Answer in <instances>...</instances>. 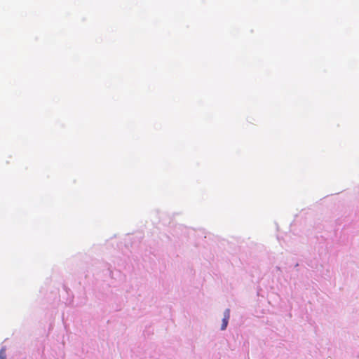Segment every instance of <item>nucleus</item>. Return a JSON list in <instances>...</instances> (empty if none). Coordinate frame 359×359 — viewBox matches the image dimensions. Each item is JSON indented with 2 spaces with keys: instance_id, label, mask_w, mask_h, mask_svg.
Here are the masks:
<instances>
[{
  "instance_id": "f257e3e1",
  "label": "nucleus",
  "mask_w": 359,
  "mask_h": 359,
  "mask_svg": "<svg viewBox=\"0 0 359 359\" xmlns=\"http://www.w3.org/2000/svg\"><path fill=\"white\" fill-rule=\"evenodd\" d=\"M229 318H230V311H229V309H226L224 313V318L222 320V324L221 326L222 330H224L226 328Z\"/></svg>"
},
{
  "instance_id": "f03ea898",
  "label": "nucleus",
  "mask_w": 359,
  "mask_h": 359,
  "mask_svg": "<svg viewBox=\"0 0 359 359\" xmlns=\"http://www.w3.org/2000/svg\"><path fill=\"white\" fill-rule=\"evenodd\" d=\"M0 359H6L5 351L4 349L0 351Z\"/></svg>"
}]
</instances>
